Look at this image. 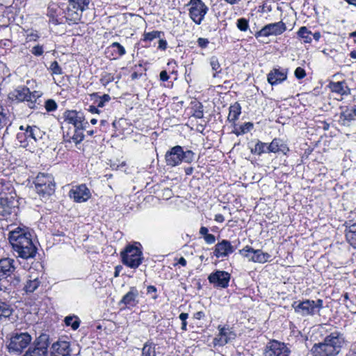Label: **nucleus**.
Here are the masks:
<instances>
[{"mask_svg": "<svg viewBox=\"0 0 356 356\" xmlns=\"http://www.w3.org/2000/svg\"><path fill=\"white\" fill-rule=\"evenodd\" d=\"M31 234L25 228L17 227L9 233V241L13 250L22 259L35 257L37 248L33 243Z\"/></svg>", "mask_w": 356, "mask_h": 356, "instance_id": "obj_1", "label": "nucleus"}, {"mask_svg": "<svg viewBox=\"0 0 356 356\" xmlns=\"http://www.w3.org/2000/svg\"><path fill=\"white\" fill-rule=\"evenodd\" d=\"M343 339L338 333L326 337L323 343L315 344L312 352L313 356H336L341 350Z\"/></svg>", "mask_w": 356, "mask_h": 356, "instance_id": "obj_2", "label": "nucleus"}, {"mask_svg": "<svg viewBox=\"0 0 356 356\" xmlns=\"http://www.w3.org/2000/svg\"><path fill=\"white\" fill-rule=\"evenodd\" d=\"M194 154L192 151L184 152L181 146H175L165 154V161L168 165L175 166L180 162L191 163L193 160Z\"/></svg>", "mask_w": 356, "mask_h": 356, "instance_id": "obj_3", "label": "nucleus"}, {"mask_svg": "<svg viewBox=\"0 0 356 356\" xmlns=\"http://www.w3.org/2000/svg\"><path fill=\"white\" fill-rule=\"evenodd\" d=\"M90 0H69L66 12L67 19L76 22L80 20L81 13L88 8Z\"/></svg>", "mask_w": 356, "mask_h": 356, "instance_id": "obj_4", "label": "nucleus"}, {"mask_svg": "<svg viewBox=\"0 0 356 356\" xmlns=\"http://www.w3.org/2000/svg\"><path fill=\"white\" fill-rule=\"evenodd\" d=\"M141 254L142 252L138 248L128 245L121 253L122 262L131 268H137L142 261Z\"/></svg>", "mask_w": 356, "mask_h": 356, "instance_id": "obj_5", "label": "nucleus"}, {"mask_svg": "<svg viewBox=\"0 0 356 356\" xmlns=\"http://www.w3.org/2000/svg\"><path fill=\"white\" fill-rule=\"evenodd\" d=\"M49 337L41 334L34 343V347L29 348L23 356H48L47 348L49 346Z\"/></svg>", "mask_w": 356, "mask_h": 356, "instance_id": "obj_6", "label": "nucleus"}, {"mask_svg": "<svg viewBox=\"0 0 356 356\" xmlns=\"http://www.w3.org/2000/svg\"><path fill=\"white\" fill-rule=\"evenodd\" d=\"M32 340L31 336L28 332L14 334L8 346L9 351L21 353L26 348Z\"/></svg>", "mask_w": 356, "mask_h": 356, "instance_id": "obj_7", "label": "nucleus"}, {"mask_svg": "<svg viewBox=\"0 0 356 356\" xmlns=\"http://www.w3.org/2000/svg\"><path fill=\"white\" fill-rule=\"evenodd\" d=\"M190 15L191 19L200 24L207 13V8L201 0H191Z\"/></svg>", "mask_w": 356, "mask_h": 356, "instance_id": "obj_8", "label": "nucleus"}, {"mask_svg": "<svg viewBox=\"0 0 356 356\" xmlns=\"http://www.w3.org/2000/svg\"><path fill=\"white\" fill-rule=\"evenodd\" d=\"M289 350L287 347L277 341L268 343L265 351V356H288Z\"/></svg>", "mask_w": 356, "mask_h": 356, "instance_id": "obj_9", "label": "nucleus"}, {"mask_svg": "<svg viewBox=\"0 0 356 356\" xmlns=\"http://www.w3.org/2000/svg\"><path fill=\"white\" fill-rule=\"evenodd\" d=\"M240 253L248 257L250 260L259 263L266 262L270 257L269 254L264 253L260 250H254L253 248L249 247H245L243 250H241Z\"/></svg>", "mask_w": 356, "mask_h": 356, "instance_id": "obj_10", "label": "nucleus"}, {"mask_svg": "<svg viewBox=\"0 0 356 356\" xmlns=\"http://www.w3.org/2000/svg\"><path fill=\"white\" fill-rule=\"evenodd\" d=\"M286 30V25L282 22L277 23L269 24L262 28L259 32L256 33V37L258 36H268L270 35H280Z\"/></svg>", "mask_w": 356, "mask_h": 356, "instance_id": "obj_11", "label": "nucleus"}, {"mask_svg": "<svg viewBox=\"0 0 356 356\" xmlns=\"http://www.w3.org/2000/svg\"><path fill=\"white\" fill-rule=\"evenodd\" d=\"M16 201L14 197L8 196L6 193H0V216L10 214L15 207Z\"/></svg>", "mask_w": 356, "mask_h": 356, "instance_id": "obj_12", "label": "nucleus"}, {"mask_svg": "<svg viewBox=\"0 0 356 356\" xmlns=\"http://www.w3.org/2000/svg\"><path fill=\"white\" fill-rule=\"evenodd\" d=\"M70 196L76 202H83L88 200L90 196V192L86 185L76 186L70 191Z\"/></svg>", "mask_w": 356, "mask_h": 356, "instance_id": "obj_13", "label": "nucleus"}, {"mask_svg": "<svg viewBox=\"0 0 356 356\" xmlns=\"http://www.w3.org/2000/svg\"><path fill=\"white\" fill-rule=\"evenodd\" d=\"M229 279V274L225 271L218 270L209 276V280L211 283L222 288H225L228 285Z\"/></svg>", "mask_w": 356, "mask_h": 356, "instance_id": "obj_14", "label": "nucleus"}, {"mask_svg": "<svg viewBox=\"0 0 356 356\" xmlns=\"http://www.w3.org/2000/svg\"><path fill=\"white\" fill-rule=\"evenodd\" d=\"M14 260L4 258L0 260V280L10 276L15 270Z\"/></svg>", "mask_w": 356, "mask_h": 356, "instance_id": "obj_15", "label": "nucleus"}, {"mask_svg": "<svg viewBox=\"0 0 356 356\" xmlns=\"http://www.w3.org/2000/svg\"><path fill=\"white\" fill-rule=\"evenodd\" d=\"M233 251L234 248L230 242L226 240H223L222 242L218 243L216 245L214 254L217 257H225L229 253H232Z\"/></svg>", "mask_w": 356, "mask_h": 356, "instance_id": "obj_16", "label": "nucleus"}, {"mask_svg": "<svg viewBox=\"0 0 356 356\" xmlns=\"http://www.w3.org/2000/svg\"><path fill=\"white\" fill-rule=\"evenodd\" d=\"M51 356H68L69 343L67 341H58L52 345Z\"/></svg>", "mask_w": 356, "mask_h": 356, "instance_id": "obj_17", "label": "nucleus"}, {"mask_svg": "<svg viewBox=\"0 0 356 356\" xmlns=\"http://www.w3.org/2000/svg\"><path fill=\"white\" fill-rule=\"evenodd\" d=\"M295 311L302 315L313 314L315 310L314 301L306 300L299 303L297 306L293 305Z\"/></svg>", "mask_w": 356, "mask_h": 356, "instance_id": "obj_18", "label": "nucleus"}, {"mask_svg": "<svg viewBox=\"0 0 356 356\" xmlns=\"http://www.w3.org/2000/svg\"><path fill=\"white\" fill-rule=\"evenodd\" d=\"M65 122L72 124L73 128H82V122L75 111H67L65 113Z\"/></svg>", "mask_w": 356, "mask_h": 356, "instance_id": "obj_19", "label": "nucleus"}, {"mask_svg": "<svg viewBox=\"0 0 356 356\" xmlns=\"http://www.w3.org/2000/svg\"><path fill=\"white\" fill-rule=\"evenodd\" d=\"M286 79V73L280 72L277 69H273L268 75V81L271 84H277Z\"/></svg>", "mask_w": 356, "mask_h": 356, "instance_id": "obj_20", "label": "nucleus"}, {"mask_svg": "<svg viewBox=\"0 0 356 356\" xmlns=\"http://www.w3.org/2000/svg\"><path fill=\"white\" fill-rule=\"evenodd\" d=\"M268 149L270 152H282L284 154L289 151V148L283 143L280 139H274L268 145Z\"/></svg>", "mask_w": 356, "mask_h": 356, "instance_id": "obj_21", "label": "nucleus"}, {"mask_svg": "<svg viewBox=\"0 0 356 356\" xmlns=\"http://www.w3.org/2000/svg\"><path fill=\"white\" fill-rule=\"evenodd\" d=\"M54 181V179L51 175L40 173L36 177L35 182H34L35 186V189H37L39 187H42V185L44 184L49 185V184H51V181Z\"/></svg>", "mask_w": 356, "mask_h": 356, "instance_id": "obj_22", "label": "nucleus"}, {"mask_svg": "<svg viewBox=\"0 0 356 356\" xmlns=\"http://www.w3.org/2000/svg\"><path fill=\"white\" fill-rule=\"evenodd\" d=\"M12 95L13 97H15L19 101L28 102V99L29 97H30V90L29 88L26 87H22L16 89Z\"/></svg>", "mask_w": 356, "mask_h": 356, "instance_id": "obj_23", "label": "nucleus"}, {"mask_svg": "<svg viewBox=\"0 0 356 356\" xmlns=\"http://www.w3.org/2000/svg\"><path fill=\"white\" fill-rule=\"evenodd\" d=\"M231 333H229L230 335ZM230 338L228 337V333L226 332V330L223 327L220 329L219 334L214 339V344L219 346L225 345Z\"/></svg>", "mask_w": 356, "mask_h": 356, "instance_id": "obj_24", "label": "nucleus"}, {"mask_svg": "<svg viewBox=\"0 0 356 356\" xmlns=\"http://www.w3.org/2000/svg\"><path fill=\"white\" fill-rule=\"evenodd\" d=\"M55 183L54 181H51V184L42 185V187H39L36 189L37 193L42 196L50 195L54 192Z\"/></svg>", "mask_w": 356, "mask_h": 356, "instance_id": "obj_25", "label": "nucleus"}, {"mask_svg": "<svg viewBox=\"0 0 356 356\" xmlns=\"http://www.w3.org/2000/svg\"><path fill=\"white\" fill-rule=\"evenodd\" d=\"M348 243L354 248H356V225H353L346 234Z\"/></svg>", "mask_w": 356, "mask_h": 356, "instance_id": "obj_26", "label": "nucleus"}, {"mask_svg": "<svg viewBox=\"0 0 356 356\" xmlns=\"http://www.w3.org/2000/svg\"><path fill=\"white\" fill-rule=\"evenodd\" d=\"M138 291L135 288H131L130 291H129L122 299L121 302L125 305L131 303L132 301L135 300V298L138 296Z\"/></svg>", "mask_w": 356, "mask_h": 356, "instance_id": "obj_27", "label": "nucleus"}, {"mask_svg": "<svg viewBox=\"0 0 356 356\" xmlns=\"http://www.w3.org/2000/svg\"><path fill=\"white\" fill-rule=\"evenodd\" d=\"M356 116V106L352 109L346 108L341 113V118L343 120H352Z\"/></svg>", "mask_w": 356, "mask_h": 356, "instance_id": "obj_28", "label": "nucleus"}, {"mask_svg": "<svg viewBox=\"0 0 356 356\" xmlns=\"http://www.w3.org/2000/svg\"><path fill=\"white\" fill-rule=\"evenodd\" d=\"M241 113V107L239 104H235L229 108V113L228 115V119L229 120H235L237 119L238 115Z\"/></svg>", "mask_w": 356, "mask_h": 356, "instance_id": "obj_29", "label": "nucleus"}, {"mask_svg": "<svg viewBox=\"0 0 356 356\" xmlns=\"http://www.w3.org/2000/svg\"><path fill=\"white\" fill-rule=\"evenodd\" d=\"M39 284L40 282L37 278L32 280H30L26 282L24 289L26 292L32 293L38 287Z\"/></svg>", "mask_w": 356, "mask_h": 356, "instance_id": "obj_30", "label": "nucleus"}, {"mask_svg": "<svg viewBox=\"0 0 356 356\" xmlns=\"http://www.w3.org/2000/svg\"><path fill=\"white\" fill-rule=\"evenodd\" d=\"M65 323L67 326H71L73 330H76L80 325V321L76 316H66Z\"/></svg>", "mask_w": 356, "mask_h": 356, "instance_id": "obj_31", "label": "nucleus"}, {"mask_svg": "<svg viewBox=\"0 0 356 356\" xmlns=\"http://www.w3.org/2000/svg\"><path fill=\"white\" fill-rule=\"evenodd\" d=\"M298 35L303 38L305 42H310L312 41V33L305 26H302L299 29Z\"/></svg>", "mask_w": 356, "mask_h": 356, "instance_id": "obj_32", "label": "nucleus"}, {"mask_svg": "<svg viewBox=\"0 0 356 356\" xmlns=\"http://www.w3.org/2000/svg\"><path fill=\"white\" fill-rule=\"evenodd\" d=\"M81 129V128H73L74 133L72 135V140L75 144L81 143L83 139L84 136Z\"/></svg>", "mask_w": 356, "mask_h": 356, "instance_id": "obj_33", "label": "nucleus"}, {"mask_svg": "<svg viewBox=\"0 0 356 356\" xmlns=\"http://www.w3.org/2000/svg\"><path fill=\"white\" fill-rule=\"evenodd\" d=\"M330 88L332 92L339 93L341 95H343L345 93V90L343 86V82H331L330 83Z\"/></svg>", "mask_w": 356, "mask_h": 356, "instance_id": "obj_34", "label": "nucleus"}, {"mask_svg": "<svg viewBox=\"0 0 356 356\" xmlns=\"http://www.w3.org/2000/svg\"><path fill=\"white\" fill-rule=\"evenodd\" d=\"M8 112H6L5 109L0 106V127L6 126L8 122Z\"/></svg>", "mask_w": 356, "mask_h": 356, "instance_id": "obj_35", "label": "nucleus"}, {"mask_svg": "<svg viewBox=\"0 0 356 356\" xmlns=\"http://www.w3.org/2000/svg\"><path fill=\"white\" fill-rule=\"evenodd\" d=\"M143 356H155L154 348L151 345L146 343L143 348Z\"/></svg>", "mask_w": 356, "mask_h": 356, "instance_id": "obj_36", "label": "nucleus"}, {"mask_svg": "<svg viewBox=\"0 0 356 356\" xmlns=\"http://www.w3.org/2000/svg\"><path fill=\"white\" fill-rule=\"evenodd\" d=\"M50 69L52 72L53 74H58L60 75L62 74V69L59 66L57 61H54L50 66Z\"/></svg>", "mask_w": 356, "mask_h": 356, "instance_id": "obj_37", "label": "nucleus"}, {"mask_svg": "<svg viewBox=\"0 0 356 356\" xmlns=\"http://www.w3.org/2000/svg\"><path fill=\"white\" fill-rule=\"evenodd\" d=\"M210 65L212 67V70L216 72H220V65L219 61L217 58L212 57L211 58Z\"/></svg>", "mask_w": 356, "mask_h": 356, "instance_id": "obj_38", "label": "nucleus"}, {"mask_svg": "<svg viewBox=\"0 0 356 356\" xmlns=\"http://www.w3.org/2000/svg\"><path fill=\"white\" fill-rule=\"evenodd\" d=\"M237 27L243 31H245L248 28V23L245 19L241 18L237 21Z\"/></svg>", "mask_w": 356, "mask_h": 356, "instance_id": "obj_39", "label": "nucleus"}, {"mask_svg": "<svg viewBox=\"0 0 356 356\" xmlns=\"http://www.w3.org/2000/svg\"><path fill=\"white\" fill-rule=\"evenodd\" d=\"M57 107L56 102L52 99H48L45 103V108L48 111H54Z\"/></svg>", "mask_w": 356, "mask_h": 356, "instance_id": "obj_40", "label": "nucleus"}, {"mask_svg": "<svg viewBox=\"0 0 356 356\" xmlns=\"http://www.w3.org/2000/svg\"><path fill=\"white\" fill-rule=\"evenodd\" d=\"M161 33L159 31H152L145 34V40H152L154 38H160Z\"/></svg>", "mask_w": 356, "mask_h": 356, "instance_id": "obj_41", "label": "nucleus"}, {"mask_svg": "<svg viewBox=\"0 0 356 356\" xmlns=\"http://www.w3.org/2000/svg\"><path fill=\"white\" fill-rule=\"evenodd\" d=\"M264 146L265 144L262 143H258L256 144L254 149H252L251 152L257 153L258 154H261L262 152H264Z\"/></svg>", "mask_w": 356, "mask_h": 356, "instance_id": "obj_42", "label": "nucleus"}, {"mask_svg": "<svg viewBox=\"0 0 356 356\" xmlns=\"http://www.w3.org/2000/svg\"><path fill=\"white\" fill-rule=\"evenodd\" d=\"M294 73L296 77L298 79H303L306 76L305 70L300 67H297Z\"/></svg>", "mask_w": 356, "mask_h": 356, "instance_id": "obj_43", "label": "nucleus"}, {"mask_svg": "<svg viewBox=\"0 0 356 356\" xmlns=\"http://www.w3.org/2000/svg\"><path fill=\"white\" fill-rule=\"evenodd\" d=\"M35 131H38V129L37 127L32 128L31 127H28L26 129V134L27 137H31L34 140H36V138L35 136Z\"/></svg>", "mask_w": 356, "mask_h": 356, "instance_id": "obj_44", "label": "nucleus"}, {"mask_svg": "<svg viewBox=\"0 0 356 356\" xmlns=\"http://www.w3.org/2000/svg\"><path fill=\"white\" fill-rule=\"evenodd\" d=\"M41 95V93L38 91H33L30 92V97L28 99V102H31V103H33L36 101V99L40 97Z\"/></svg>", "mask_w": 356, "mask_h": 356, "instance_id": "obj_45", "label": "nucleus"}, {"mask_svg": "<svg viewBox=\"0 0 356 356\" xmlns=\"http://www.w3.org/2000/svg\"><path fill=\"white\" fill-rule=\"evenodd\" d=\"M32 53L35 56H40L43 53V49L41 46L37 45L33 48Z\"/></svg>", "mask_w": 356, "mask_h": 356, "instance_id": "obj_46", "label": "nucleus"}, {"mask_svg": "<svg viewBox=\"0 0 356 356\" xmlns=\"http://www.w3.org/2000/svg\"><path fill=\"white\" fill-rule=\"evenodd\" d=\"M113 47H115L118 48V51H119V54L120 56H122L125 54V49L118 42H113V44H112Z\"/></svg>", "mask_w": 356, "mask_h": 356, "instance_id": "obj_47", "label": "nucleus"}, {"mask_svg": "<svg viewBox=\"0 0 356 356\" xmlns=\"http://www.w3.org/2000/svg\"><path fill=\"white\" fill-rule=\"evenodd\" d=\"M204 239L207 243L212 244L215 242V236L213 234H208L204 236Z\"/></svg>", "mask_w": 356, "mask_h": 356, "instance_id": "obj_48", "label": "nucleus"}, {"mask_svg": "<svg viewBox=\"0 0 356 356\" xmlns=\"http://www.w3.org/2000/svg\"><path fill=\"white\" fill-rule=\"evenodd\" d=\"M73 127L72 128L71 131H67L66 134L64 133L63 137L65 141L71 142L72 140V135L73 134Z\"/></svg>", "mask_w": 356, "mask_h": 356, "instance_id": "obj_49", "label": "nucleus"}, {"mask_svg": "<svg viewBox=\"0 0 356 356\" xmlns=\"http://www.w3.org/2000/svg\"><path fill=\"white\" fill-rule=\"evenodd\" d=\"M198 44L201 47H206L209 41L207 39L200 38L197 40Z\"/></svg>", "mask_w": 356, "mask_h": 356, "instance_id": "obj_50", "label": "nucleus"}, {"mask_svg": "<svg viewBox=\"0 0 356 356\" xmlns=\"http://www.w3.org/2000/svg\"><path fill=\"white\" fill-rule=\"evenodd\" d=\"M38 38V35L36 33H31L27 35L28 41H35Z\"/></svg>", "mask_w": 356, "mask_h": 356, "instance_id": "obj_51", "label": "nucleus"}, {"mask_svg": "<svg viewBox=\"0 0 356 356\" xmlns=\"http://www.w3.org/2000/svg\"><path fill=\"white\" fill-rule=\"evenodd\" d=\"M160 79L163 81H165L169 79V76L168 75L166 71H161L160 73Z\"/></svg>", "mask_w": 356, "mask_h": 356, "instance_id": "obj_52", "label": "nucleus"}, {"mask_svg": "<svg viewBox=\"0 0 356 356\" xmlns=\"http://www.w3.org/2000/svg\"><path fill=\"white\" fill-rule=\"evenodd\" d=\"M167 47V42L165 40L161 39L159 42V47L163 50L165 49Z\"/></svg>", "mask_w": 356, "mask_h": 356, "instance_id": "obj_53", "label": "nucleus"}, {"mask_svg": "<svg viewBox=\"0 0 356 356\" xmlns=\"http://www.w3.org/2000/svg\"><path fill=\"white\" fill-rule=\"evenodd\" d=\"M200 233L205 236L208 234V229L205 227H202L200 229Z\"/></svg>", "mask_w": 356, "mask_h": 356, "instance_id": "obj_54", "label": "nucleus"}, {"mask_svg": "<svg viewBox=\"0 0 356 356\" xmlns=\"http://www.w3.org/2000/svg\"><path fill=\"white\" fill-rule=\"evenodd\" d=\"M187 318H188L187 313H181L179 315V318L182 322L186 321Z\"/></svg>", "mask_w": 356, "mask_h": 356, "instance_id": "obj_55", "label": "nucleus"}, {"mask_svg": "<svg viewBox=\"0 0 356 356\" xmlns=\"http://www.w3.org/2000/svg\"><path fill=\"white\" fill-rule=\"evenodd\" d=\"M215 220L219 222H222L224 221V217L221 214L216 215Z\"/></svg>", "mask_w": 356, "mask_h": 356, "instance_id": "obj_56", "label": "nucleus"}, {"mask_svg": "<svg viewBox=\"0 0 356 356\" xmlns=\"http://www.w3.org/2000/svg\"><path fill=\"white\" fill-rule=\"evenodd\" d=\"M323 301L322 300L318 299L317 302H314L315 309L316 308H321L322 307Z\"/></svg>", "mask_w": 356, "mask_h": 356, "instance_id": "obj_57", "label": "nucleus"}, {"mask_svg": "<svg viewBox=\"0 0 356 356\" xmlns=\"http://www.w3.org/2000/svg\"><path fill=\"white\" fill-rule=\"evenodd\" d=\"M194 316L197 319H200L202 317L204 316V313L202 312H198L195 314Z\"/></svg>", "mask_w": 356, "mask_h": 356, "instance_id": "obj_58", "label": "nucleus"}, {"mask_svg": "<svg viewBox=\"0 0 356 356\" xmlns=\"http://www.w3.org/2000/svg\"><path fill=\"white\" fill-rule=\"evenodd\" d=\"M121 268H122V267L119 266L115 267V273H114V276L115 277H117L119 275V273H120V271Z\"/></svg>", "mask_w": 356, "mask_h": 356, "instance_id": "obj_59", "label": "nucleus"}, {"mask_svg": "<svg viewBox=\"0 0 356 356\" xmlns=\"http://www.w3.org/2000/svg\"><path fill=\"white\" fill-rule=\"evenodd\" d=\"M156 289L154 286H149L147 287V292L148 293L156 292Z\"/></svg>", "mask_w": 356, "mask_h": 356, "instance_id": "obj_60", "label": "nucleus"}, {"mask_svg": "<svg viewBox=\"0 0 356 356\" xmlns=\"http://www.w3.org/2000/svg\"><path fill=\"white\" fill-rule=\"evenodd\" d=\"M101 99L104 101V102H108L110 100L111 97L108 95H104Z\"/></svg>", "mask_w": 356, "mask_h": 356, "instance_id": "obj_61", "label": "nucleus"}, {"mask_svg": "<svg viewBox=\"0 0 356 356\" xmlns=\"http://www.w3.org/2000/svg\"><path fill=\"white\" fill-rule=\"evenodd\" d=\"M179 264L184 266L186 265V261L184 257H181L179 260Z\"/></svg>", "mask_w": 356, "mask_h": 356, "instance_id": "obj_62", "label": "nucleus"}, {"mask_svg": "<svg viewBox=\"0 0 356 356\" xmlns=\"http://www.w3.org/2000/svg\"><path fill=\"white\" fill-rule=\"evenodd\" d=\"M89 111L91 113H98L99 112L98 109L94 106H90Z\"/></svg>", "mask_w": 356, "mask_h": 356, "instance_id": "obj_63", "label": "nucleus"}, {"mask_svg": "<svg viewBox=\"0 0 356 356\" xmlns=\"http://www.w3.org/2000/svg\"><path fill=\"white\" fill-rule=\"evenodd\" d=\"M323 130L327 131V130H328V129H329V128H330V124H329L328 123H327V122H323Z\"/></svg>", "mask_w": 356, "mask_h": 356, "instance_id": "obj_64", "label": "nucleus"}]
</instances>
